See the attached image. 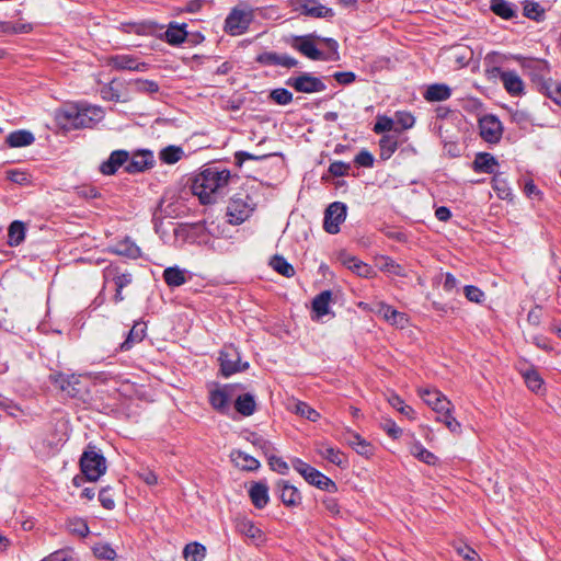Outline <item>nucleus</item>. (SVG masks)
<instances>
[{
    "mask_svg": "<svg viewBox=\"0 0 561 561\" xmlns=\"http://www.w3.org/2000/svg\"><path fill=\"white\" fill-rule=\"evenodd\" d=\"M231 173L227 169L209 167L197 174L192 184V192L202 204H213L222 195L229 184Z\"/></svg>",
    "mask_w": 561,
    "mask_h": 561,
    "instance_id": "nucleus-1",
    "label": "nucleus"
},
{
    "mask_svg": "<svg viewBox=\"0 0 561 561\" xmlns=\"http://www.w3.org/2000/svg\"><path fill=\"white\" fill-rule=\"evenodd\" d=\"M65 117L75 128H90L103 119L104 112L100 106L82 104L69 107Z\"/></svg>",
    "mask_w": 561,
    "mask_h": 561,
    "instance_id": "nucleus-2",
    "label": "nucleus"
},
{
    "mask_svg": "<svg viewBox=\"0 0 561 561\" xmlns=\"http://www.w3.org/2000/svg\"><path fill=\"white\" fill-rule=\"evenodd\" d=\"M80 469L89 481H98L106 472V460L104 456L89 446L80 457Z\"/></svg>",
    "mask_w": 561,
    "mask_h": 561,
    "instance_id": "nucleus-3",
    "label": "nucleus"
},
{
    "mask_svg": "<svg viewBox=\"0 0 561 561\" xmlns=\"http://www.w3.org/2000/svg\"><path fill=\"white\" fill-rule=\"evenodd\" d=\"M293 468L304 477V479L311 485L317 486L320 490L328 492H335L337 486L335 482L322 472L311 467L309 463L302 461L299 458L291 460Z\"/></svg>",
    "mask_w": 561,
    "mask_h": 561,
    "instance_id": "nucleus-4",
    "label": "nucleus"
},
{
    "mask_svg": "<svg viewBox=\"0 0 561 561\" xmlns=\"http://www.w3.org/2000/svg\"><path fill=\"white\" fill-rule=\"evenodd\" d=\"M103 279L104 284H114L115 286V295L114 301L121 302L124 300L122 295L123 288L130 285L133 282V275L126 268L121 265L110 264L103 270Z\"/></svg>",
    "mask_w": 561,
    "mask_h": 561,
    "instance_id": "nucleus-5",
    "label": "nucleus"
},
{
    "mask_svg": "<svg viewBox=\"0 0 561 561\" xmlns=\"http://www.w3.org/2000/svg\"><path fill=\"white\" fill-rule=\"evenodd\" d=\"M254 210V204L249 195L232 197L227 206V217L231 225H240L245 221Z\"/></svg>",
    "mask_w": 561,
    "mask_h": 561,
    "instance_id": "nucleus-6",
    "label": "nucleus"
},
{
    "mask_svg": "<svg viewBox=\"0 0 561 561\" xmlns=\"http://www.w3.org/2000/svg\"><path fill=\"white\" fill-rule=\"evenodd\" d=\"M252 20V10L245 8H234L228 14L225 21V31L232 36L241 35L249 28Z\"/></svg>",
    "mask_w": 561,
    "mask_h": 561,
    "instance_id": "nucleus-7",
    "label": "nucleus"
},
{
    "mask_svg": "<svg viewBox=\"0 0 561 561\" xmlns=\"http://www.w3.org/2000/svg\"><path fill=\"white\" fill-rule=\"evenodd\" d=\"M346 214L347 207L344 203L334 202L330 204L324 213V230L331 234L337 233L340 225L346 219Z\"/></svg>",
    "mask_w": 561,
    "mask_h": 561,
    "instance_id": "nucleus-8",
    "label": "nucleus"
},
{
    "mask_svg": "<svg viewBox=\"0 0 561 561\" xmlns=\"http://www.w3.org/2000/svg\"><path fill=\"white\" fill-rule=\"evenodd\" d=\"M219 360L221 371L226 377L234 373L245 370L249 367L247 362L241 363L240 354L238 350L232 345L224 347V350L220 352Z\"/></svg>",
    "mask_w": 561,
    "mask_h": 561,
    "instance_id": "nucleus-9",
    "label": "nucleus"
},
{
    "mask_svg": "<svg viewBox=\"0 0 561 561\" xmlns=\"http://www.w3.org/2000/svg\"><path fill=\"white\" fill-rule=\"evenodd\" d=\"M238 385L217 386L209 391V403L218 412L225 413L236 394Z\"/></svg>",
    "mask_w": 561,
    "mask_h": 561,
    "instance_id": "nucleus-10",
    "label": "nucleus"
},
{
    "mask_svg": "<svg viewBox=\"0 0 561 561\" xmlns=\"http://www.w3.org/2000/svg\"><path fill=\"white\" fill-rule=\"evenodd\" d=\"M489 73L492 78H499L511 95L518 96L524 93V82L515 71L493 67Z\"/></svg>",
    "mask_w": 561,
    "mask_h": 561,
    "instance_id": "nucleus-11",
    "label": "nucleus"
},
{
    "mask_svg": "<svg viewBox=\"0 0 561 561\" xmlns=\"http://www.w3.org/2000/svg\"><path fill=\"white\" fill-rule=\"evenodd\" d=\"M294 11L312 18H332L331 8L322 5L318 0H289Z\"/></svg>",
    "mask_w": 561,
    "mask_h": 561,
    "instance_id": "nucleus-12",
    "label": "nucleus"
},
{
    "mask_svg": "<svg viewBox=\"0 0 561 561\" xmlns=\"http://www.w3.org/2000/svg\"><path fill=\"white\" fill-rule=\"evenodd\" d=\"M479 129L481 138L490 144L499 142L503 134L501 121L492 114L484 115L479 119Z\"/></svg>",
    "mask_w": 561,
    "mask_h": 561,
    "instance_id": "nucleus-13",
    "label": "nucleus"
},
{
    "mask_svg": "<svg viewBox=\"0 0 561 561\" xmlns=\"http://www.w3.org/2000/svg\"><path fill=\"white\" fill-rule=\"evenodd\" d=\"M419 396L437 415L454 409V404L437 389H420Z\"/></svg>",
    "mask_w": 561,
    "mask_h": 561,
    "instance_id": "nucleus-14",
    "label": "nucleus"
},
{
    "mask_svg": "<svg viewBox=\"0 0 561 561\" xmlns=\"http://www.w3.org/2000/svg\"><path fill=\"white\" fill-rule=\"evenodd\" d=\"M286 83L297 92L301 93H314L325 90V84L319 78L312 77L309 73H302L299 77L289 78Z\"/></svg>",
    "mask_w": 561,
    "mask_h": 561,
    "instance_id": "nucleus-15",
    "label": "nucleus"
},
{
    "mask_svg": "<svg viewBox=\"0 0 561 561\" xmlns=\"http://www.w3.org/2000/svg\"><path fill=\"white\" fill-rule=\"evenodd\" d=\"M49 380L62 392L70 397H76L79 392L77 385H79V377L76 375H66L62 373L54 371L49 375Z\"/></svg>",
    "mask_w": 561,
    "mask_h": 561,
    "instance_id": "nucleus-16",
    "label": "nucleus"
},
{
    "mask_svg": "<svg viewBox=\"0 0 561 561\" xmlns=\"http://www.w3.org/2000/svg\"><path fill=\"white\" fill-rule=\"evenodd\" d=\"M279 492V497L284 505L294 507L301 503V494L299 490L290 484L288 481L280 480L276 483Z\"/></svg>",
    "mask_w": 561,
    "mask_h": 561,
    "instance_id": "nucleus-17",
    "label": "nucleus"
},
{
    "mask_svg": "<svg viewBox=\"0 0 561 561\" xmlns=\"http://www.w3.org/2000/svg\"><path fill=\"white\" fill-rule=\"evenodd\" d=\"M291 47L311 60H323L324 54L316 47L309 36L296 37Z\"/></svg>",
    "mask_w": 561,
    "mask_h": 561,
    "instance_id": "nucleus-18",
    "label": "nucleus"
},
{
    "mask_svg": "<svg viewBox=\"0 0 561 561\" xmlns=\"http://www.w3.org/2000/svg\"><path fill=\"white\" fill-rule=\"evenodd\" d=\"M110 64L118 70L146 71L148 69L147 64L138 61L137 58L130 55L111 57Z\"/></svg>",
    "mask_w": 561,
    "mask_h": 561,
    "instance_id": "nucleus-19",
    "label": "nucleus"
},
{
    "mask_svg": "<svg viewBox=\"0 0 561 561\" xmlns=\"http://www.w3.org/2000/svg\"><path fill=\"white\" fill-rule=\"evenodd\" d=\"M342 263L359 277L373 278L376 276V272L370 265L355 256L346 255L343 257Z\"/></svg>",
    "mask_w": 561,
    "mask_h": 561,
    "instance_id": "nucleus-20",
    "label": "nucleus"
},
{
    "mask_svg": "<svg viewBox=\"0 0 561 561\" xmlns=\"http://www.w3.org/2000/svg\"><path fill=\"white\" fill-rule=\"evenodd\" d=\"M378 313L391 325L397 328L403 329L409 323V318L405 313L396 310L387 304H380Z\"/></svg>",
    "mask_w": 561,
    "mask_h": 561,
    "instance_id": "nucleus-21",
    "label": "nucleus"
},
{
    "mask_svg": "<svg viewBox=\"0 0 561 561\" xmlns=\"http://www.w3.org/2000/svg\"><path fill=\"white\" fill-rule=\"evenodd\" d=\"M128 160V152L125 150H116L111 153L108 159L100 165V171L104 175L114 174Z\"/></svg>",
    "mask_w": 561,
    "mask_h": 561,
    "instance_id": "nucleus-22",
    "label": "nucleus"
},
{
    "mask_svg": "<svg viewBox=\"0 0 561 561\" xmlns=\"http://www.w3.org/2000/svg\"><path fill=\"white\" fill-rule=\"evenodd\" d=\"M317 453L328 461L339 466V467H346L347 466V459L345 455L337 448H334L327 444H318Z\"/></svg>",
    "mask_w": 561,
    "mask_h": 561,
    "instance_id": "nucleus-23",
    "label": "nucleus"
},
{
    "mask_svg": "<svg viewBox=\"0 0 561 561\" xmlns=\"http://www.w3.org/2000/svg\"><path fill=\"white\" fill-rule=\"evenodd\" d=\"M249 495L253 505L259 510L265 507L270 501L268 488L263 482H254L249 490Z\"/></svg>",
    "mask_w": 561,
    "mask_h": 561,
    "instance_id": "nucleus-24",
    "label": "nucleus"
},
{
    "mask_svg": "<svg viewBox=\"0 0 561 561\" xmlns=\"http://www.w3.org/2000/svg\"><path fill=\"white\" fill-rule=\"evenodd\" d=\"M496 165V159L491 153L488 152L478 153L472 162V169L476 172H482L488 174L494 173V169Z\"/></svg>",
    "mask_w": 561,
    "mask_h": 561,
    "instance_id": "nucleus-25",
    "label": "nucleus"
},
{
    "mask_svg": "<svg viewBox=\"0 0 561 561\" xmlns=\"http://www.w3.org/2000/svg\"><path fill=\"white\" fill-rule=\"evenodd\" d=\"M35 141L34 135L25 129H20L10 133L7 136L5 142L11 148H21L32 145Z\"/></svg>",
    "mask_w": 561,
    "mask_h": 561,
    "instance_id": "nucleus-26",
    "label": "nucleus"
},
{
    "mask_svg": "<svg viewBox=\"0 0 561 561\" xmlns=\"http://www.w3.org/2000/svg\"><path fill=\"white\" fill-rule=\"evenodd\" d=\"M230 458L236 467L247 470L254 471L259 469L260 462L254 457L241 451V450H232L230 454Z\"/></svg>",
    "mask_w": 561,
    "mask_h": 561,
    "instance_id": "nucleus-27",
    "label": "nucleus"
},
{
    "mask_svg": "<svg viewBox=\"0 0 561 561\" xmlns=\"http://www.w3.org/2000/svg\"><path fill=\"white\" fill-rule=\"evenodd\" d=\"M378 268L387 274L399 276V277H408V272L405 268L392 260L390 256H380L377 259Z\"/></svg>",
    "mask_w": 561,
    "mask_h": 561,
    "instance_id": "nucleus-28",
    "label": "nucleus"
},
{
    "mask_svg": "<svg viewBox=\"0 0 561 561\" xmlns=\"http://www.w3.org/2000/svg\"><path fill=\"white\" fill-rule=\"evenodd\" d=\"M491 10L504 20H512L517 16L516 5L506 0H492Z\"/></svg>",
    "mask_w": 561,
    "mask_h": 561,
    "instance_id": "nucleus-29",
    "label": "nucleus"
},
{
    "mask_svg": "<svg viewBox=\"0 0 561 561\" xmlns=\"http://www.w3.org/2000/svg\"><path fill=\"white\" fill-rule=\"evenodd\" d=\"M234 408L243 416H250L255 412L256 403L251 393L240 394L236 398Z\"/></svg>",
    "mask_w": 561,
    "mask_h": 561,
    "instance_id": "nucleus-30",
    "label": "nucleus"
},
{
    "mask_svg": "<svg viewBox=\"0 0 561 561\" xmlns=\"http://www.w3.org/2000/svg\"><path fill=\"white\" fill-rule=\"evenodd\" d=\"M450 95H451L450 88L446 84H439V83L430 85L424 93L425 100H427L430 102L445 101V100L449 99Z\"/></svg>",
    "mask_w": 561,
    "mask_h": 561,
    "instance_id": "nucleus-31",
    "label": "nucleus"
},
{
    "mask_svg": "<svg viewBox=\"0 0 561 561\" xmlns=\"http://www.w3.org/2000/svg\"><path fill=\"white\" fill-rule=\"evenodd\" d=\"M236 528L238 533L250 539H262L263 537L262 530L248 518H238Z\"/></svg>",
    "mask_w": 561,
    "mask_h": 561,
    "instance_id": "nucleus-32",
    "label": "nucleus"
},
{
    "mask_svg": "<svg viewBox=\"0 0 561 561\" xmlns=\"http://www.w3.org/2000/svg\"><path fill=\"white\" fill-rule=\"evenodd\" d=\"M144 337L145 327L136 323L128 332L126 340L121 344L119 350L123 352L129 351L135 344L140 343Z\"/></svg>",
    "mask_w": 561,
    "mask_h": 561,
    "instance_id": "nucleus-33",
    "label": "nucleus"
},
{
    "mask_svg": "<svg viewBox=\"0 0 561 561\" xmlns=\"http://www.w3.org/2000/svg\"><path fill=\"white\" fill-rule=\"evenodd\" d=\"M163 279L170 287H179L186 283L185 271L178 266L168 267L163 271Z\"/></svg>",
    "mask_w": 561,
    "mask_h": 561,
    "instance_id": "nucleus-34",
    "label": "nucleus"
},
{
    "mask_svg": "<svg viewBox=\"0 0 561 561\" xmlns=\"http://www.w3.org/2000/svg\"><path fill=\"white\" fill-rule=\"evenodd\" d=\"M332 298L330 290H324L317 295L312 301V310L316 312L317 318H322L329 313V305Z\"/></svg>",
    "mask_w": 561,
    "mask_h": 561,
    "instance_id": "nucleus-35",
    "label": "nucleus"
},
{
    "mask_svg": "<svg viewBox=\"0 0 561 561\" xmlns=\"http://www.w3.org/2000/svg\"><path fill=\"white\" fill-rule=\"evenodd\" d=\"M522 376L528 389L533 392L539 393L541 390H543V379L536 369H526L522 371Z\"/></svg>",
    "mask_w": 561,
    "mask_h": 561,
    "instance_id": "nucleus-36",
    "label": "nucleus"
},
{
    "mask_svg": "<svg viewBox=\"0 0 561 561\" xmlns=\"http://www.w3.org/2000/svg\"><path fill=\"white\" fill-rule=\"evenodd\" d=\"M185 27L186 24H182L181 26L170 24L169 28L164 32L165 41L171 45L182 44L187 36Z\"/></svg>",
    "mask_w": 561,
    "mask_h": 561,
    "instance_id": "nucleus-37",
    "label": "nucleus"
},
{
    "mask_svg": "<svg viewBox=\"0 0 561 561\" xmlns=\"http://www.w3.org/2000/svg\"><path fill=\"white\" fill-rule=\"evenodd\" d=\"M412 456L427 465H436L438 458L430 450H427L420 442H415L410 447Z\"/></svg>",
    "mask_w": 561,
    "mask_h": 561,
    "instance_id": "nucleus-38",
    "label": "nucleus"
},
{
    "mask_svg": "<svg viewBox=\"0 0 561 561\" xmlns=\"http://www.w3.org/2000/svg\"><path fill=\"white\" fill-rule=\"evenodd\" d=\"M347 444L362 456L368 457L373 454L371 445L356 433H351Z\"/></svg>",
    "mask_w": 561,
    "mask_h": 561,
    "instance_id": "nucleus-39",
    "label": "nucleus"
},
{
    "mask_svg": "<svg viewBox=\"0 0 561 561\" xmlns=\"http://www.w3.org/2000/svg\"><path fill=\"white\" fill-rule=\"evenodd\" d=\"M206 556V548L198 542H191L183 550L185 561H202Z\"/></svg>",
    "mask_w": 561,
    "mask_h": 561,
    "instance_id": "nucleus-40",
    "label": "nucleus"
},
{
    "mask_svg": "<svg viewBox=\"0 0 561 561\" xmlns=\"http://www.w3.org/2000/svg\"><path fill=\"white\" fill-rule=\"evenodd\" d=\"M380 158L388 160L398 148V140L394 136L386 135L379 140Z\"/></svg>",
    "mask_w": 561,
    "mask_h": 561,
    "instance_id": "nucleus-41",
    "label": "nucleus"
},
{
    "mask_svg": "<svg viewBox=\"0 0 561 561\" xmlns=\"http://www.w3.org/2000/svg\"><path fill=\"white\" fill-rule=\"evenodd\" d=\"M151 156L147 152H142L139 154H136L131 161H129L126 165V171L128 173H135L144 171L149 164H151Z\"/></svg>",
    "mask_w": 561,
    "mask_h": 561,
    "instance_id": "nucleus-42",
    "label": "nucleus"
},
{
    "mask_svg": "<svg viewBox=\"0 0 561 561\" xmlns=\"http://www.w3.org/2000/svg\"><path fill=\"white\" fill-rule=\"evenodd\" d=\"M9 244L11 247L19 245L25 238V227L21 221H13L8 231Z\"/></svg>",
    "mask_w": 561,
    "mask_h": 561,
    "instance_id": "nucleus-43",
    "label": "nucleus"
},
{
    "mask_svg": "<svg viewBox=\"0 0 561 561\" xmlns=\"http://www.w3.org/2000/svg\"><path fill=\"white\" fill-rule=\"evenodd\" d=\"M184 156V151L179 146H168L160 151V159L167 164L176 163Z\"/></svg>",
    "mask_w": 561,
    "mask_h": 561,
    "instance_id": "nucleus-44",
    "label": "nucleus"
},
{
    "mask_svg": "<svg viewBox=\"0 0 561 561\" xmlns=\"http://www.w3.org/2000/svg\"><path fill=\"white\" fill-rule=\"evenodd\" d=\"M291 410L300 415L301 417H305L311 422H316L319 420L320 414L312 409L310 405H308L306 402L297 401L294 403Z\"/></svg>",
    "mask_w": 561,
    "mask_h": 561,
    "instance_id": "nucleus-45",
    "label": "nucleus"
},
{
    "mask_svg": "<svg viewBox=\"0 0 561 561\" xmlns=\"http://www.w3.org/2000/svg\"><path fill=\"white\" fill-rule=\"evenodd\" d=\"M270 265L274 271L286 277H290L295 273L293 265H290L283 256L279 255L273 256Z\"/></svg>",
    "mask_w": 561,
    "mask_h": 561,
    "instance_id": "nucleus-46",
    "label": "nucleus"
},
{
    "mask_svg": "<svg viewBox=\"0 0 561 561\" xmlns=\"http://www.w3.org/2000/svg\"><path fill=\"white\" fill-rule=\"evenodd\" d=\"M492 187L501 199H507L512 197V191L502 174H495L493 176Z\"/></svg>",
    "mask_w": 561,
    "mask_h": 561,
    "instance_id": "nucleus-47",
    "label": "nucleus"
},
{
    "mask_svg": "<svg viewBox=\"0 0 561 561\" xmlns=\"http://www.w3.org/2000/svg\"><path fill=\"white\" fill-rule=\"evenodd\" d=\"M451 412L438 413L436 421L443 423L450 433L458 435L461 433V424L453 416Z\"/></svg>",
    "mask_w": 561,
    "mask_h": 561,
    "instance_id": "nucleus-48",
    "label": "nucleus"
},
{
    "mask_svg": "<svg viewBox=\"0 0 561 561\" xmlns=\"http://www.w3.org/2000/svg\"><path fill=\"white\" fill-rule=\"evenodd\" d=\"M451 412L438 413L436 421L443 423L450 433L458 435L461 433V424L453 416Z\"/></svg>",
    "mask_w": 561,
    "mask_h": 561,
    "instance_id": "nucleus-49",
    "label": "nucleus"
},
{
    "mask_svg": "<svg viewBox=\"0 0 561 561\" xmlns=\"http://www.w3.org/2000/svg\"><path fill=\"white\" fill-rule=\"evenodd\" d=\"M67 529L69 533L77 535L78 537H85L89 534V527L84 519L82 518H70L67 522Z\"/></svg>",
    "mask_w": 561,
    "mask_h": 561,
    "instance_id": "nucleus-50",
    "label": "nucleus"
},
{
    "mask_svg": "<svg viewBox=\"0 0 561 561\" xmlns=\"http://www.w3.org/2000/svg\"><path fill=\"white\" fill-rule=\"evenodd\" d=\"M389 404L399 411L401 414L407 415L410 419H414V410L404 403V401L396 393H391L388 397Z\"/></svg>",
    "mask_w": 561,
    "mask_h": 561,
    "instance_id": "nucleus-51",
    "label": "nucleus"
},
{
    "mask_svg": "<svg viewBox=\"0 0 561 561\" xmlns=\"http://www.w3.org/2000/svg\"><path fill=\"white\" fill-rule=\"evenodd\" d=\"M545 14L543 9L538 2L526 0L524 2V15L528 19L540 21Z\"/></svg>",
    "mask_w": 561,
    "mask_h": 561,
    "instance_id": "nucleus-52",
    "label": "nucleus"
},
{
    "mask_svg": "<svg viewBox=\"0 0 561 561\" xmlns=\"http://www.w3.org/2000/svg\"><path fill=\"white\" fill-rule=\"evenodd\" d=\"M545 93L561 106V82L549 80L543 83Z\"/></svg>",
    "mask_w": 561,
    "mask_h": 561,
    "instance_id": "nucleus-53",
    "label": "nucleus"
},
{
    "mask_svg": "<svg viewBox=\"0 0 561 561\" xmlns=\"http://www.w3.org/2000/svg\"><path fill=\"white\" fill-rule=\"evenodd\" d=\"M270 99L279 105H287L293 101V93L284 88L274 89L270 93Z\"/></svg>",
    "mask_w": 561,
    "mask_h": 561,
    "instance_id": "nucleus-54",
    "label": "nucleus"
},
{
    "mask_svg": "<svg viewBox=\"0 0 561 561\" xmlns=\"http://www.w3.org/2000/svg\"><path fill=\"white\" fill-rule=\"evenodd\" d=\"M393 121L394 124L400 126L401 130L412 128L415 123L414 116L409 112H397Z\"/></svg>",
    "mask_w": 561,
    "mask_h": 561,
    "instance_id": "nucleus-55",
    "label": "nucleus"
},
{
    "mask_svg": "<svg viewBox=\"0 0 561 561\" xmlns=\"http://www.w3.org/2000/svg\"><path fill=\"white\" fill-rule=\"evenodd\" d=\"M267 461L273 471H276L279 474L288 473L289 466L280 457H277L276 455L273 454L268 456Z\"/></svg>",
    "mask_w": 561,
    "mask_h": 561,
    "instance_id": "nucleus-56",
    "label": "nucleus"
},
{
    "mask_svg": "<svg viewBox=\"0 0 561 561\" xmlns=\"http://www.w3.org/2000/svg\"><path fill=\"white\" fill-rule=\"evenodd\" d=\"M394 127L393 118L387 116H378L376 124L374 125V131L381 134L392 130Z\"/></svg>",
    "mask_w": 561,
    "mask_h": 561,
    "instance_id": "nucleus-57",
    "label": "nucleus"
},
{
    "mask_svg": "<svg viewBox=\"0 0 561 561\" xmlns=\"http://www.w3.org/2000/svg\"><path fill=\"white\" fill-rule=\"evenodd\" d=\"M126 27L127 33H136L138 35H149L156 30L154 24L152 23L130 24L126 25Z\"/></svg>",
    "mask_w": 561,
    "mask_h": 561,
    "instance_id": "nucleus-58",
    "label": "nucleus"
},
{
    "mask_svg": "<svg viewBox=\"0 0 561 561\" xmlns=\"http://www.w3.org/2000/svg\"><path fill=\"white\" fill-rule=\"evenodd\" d=\"M135 89L142 93H156L159 91V84L153 80H137L135 82Z\"/></svg>",
    "mask_w": 561,
    "mask_h": 561,
    "instance_id": "nucleus-59",
    "label": "nucleus"
},
{
    "mask_svg": "<svg viewBox=\"0 0 561 561\" xmlns=\"http://www.w3.org/2000/svg\"><path fill=\"white\" fill-rule=\"evenodd\" d=\"M99 501L101 505L106 510H113L115 507V501L111 493V488H103L99 493Z\"/></svg>",
    "mask_w": 561,
    "mask_h": 561,
    "instance_id": "nucleus-60",
    "label": "nucleus"
},
{
    "mask_svg": "<svg viewBox=\"0 0 561 561\" xmlns=\"http://www.w3.org/2000/svg\"><path fill=\"white\" fill-rule=\"evenodd\" d=\"M463 291L466 298L472 302H481L484 298V293L480 288L472 285L466 286Z\"/></svg>",
    "mask_w": 561,
    "mask_h": 561,
    "instance_id": "nucleus-61",
    "label": "nucleus"
},
{
    "mask_svg": "<svg viewBox=\"0 0 561 561\" xmlns=\"http://www.w3.org/2000/svg\"><path fill=\"white\" fill-rule=\"evenodd\" d=\"M351 167L347 163H344L342 161H334L329 167V172L333 176H344L348 174Z\"/></svg>",
    "mask_w": 561,
    "mask_h": 561,
    "instance_id": "nucleus-62",
    "label": "nucleus"
},
{
    "mask_svg": "<svg viewBox=\"0 0 561 561\" xmlns=\"http://www.w3.org/2000/svg\"><path fill=\"white\" fill-rule=\"evenodd\" d=\"M94 554L98 558L105 560H114L116 558V552L108 545H101L94 548Z\"/></svg>",
    "mask_w": 561,
    "mask_h": 561,
    "instance_id": "nucleus-63",
    "label": "nucleus"
},
{
    "mask_svg": "<svg viewBox=\"0 0 561 561\" xmlns=\"http://www.w3.org/2000/svg\"><path fill=\"white\" fill-rule=\"evenodd\" d=\"M279 54L274 51H265L256 57V61L262 65L277 66Z\"/></svg>",
    "mask_w": 561,
    "mask_h": 561,
    "instance_id": "nucleus-64",
    "label": "nucleus"
}]
</instances>
